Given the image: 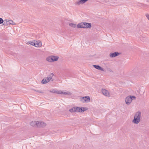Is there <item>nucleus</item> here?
Returning a JSON list of instances; mask_svg holds the SVG:
<instances>
[{
    "label": "nucleus",
    "mask_w": 149,
    "mask_h": 149,
    "mask_svg": "<svg viewBox=\"0 0 149 149\" xmlns=\"http://www.w3.org/2000/svg\"><path fill=\"white\" fill-rule=\"evenodd\" d=\"M49 80L48 77L44 78L41 81V83L43 84H46L49 82Z\"/></svg>",
    "instance_id": "12"
},
{
    "label": "nucleus",
    "mask_w": 149,
    "mask_h": 149,
    "mask_svg": "<svg viewBox=\"0 0 149 149\" xmlns=\"http://www.w3.org/2000/svg\"><path fill=\"white\" fill-rule=\"evenodd\" d=\"M35 42H36V40H34L28 41L27 42L28 44H30L34 46V44Z\"/></svg>",
    "instance_id": "15"
},
{
    "label": "nucleus",
    "mask_w": 149,
    "mask_h": 149,
    "mask_svg": "<svg viewBox=\"0 0 149 149\" xmlns=\"http://www.w3.org/2000/svg\"><path fill=\"white\" fill-rule=\"evenodd\" d=\"M52 81H53V80H52Z\"/></svg>",
    "instance_id": "32"
},
{
    "label": "nucleus",
    "mask_w": 149,
    "mask_h": 149,
    "mask_svg": "<svg viewBox=\"0 0 149 149\" xmlns=\"http://www.w3.org/2000/svg\"><path fill=\"white\" fill-rule=\"evenodd\" d=\"M110 4L111 5L113 6H117L118 4L117 2H111Z\"/></svg>",
    "instance_id": "18"
},
{
    "label": "nucleus",
    "mask_w": 149,
    "mask_h": 149,
    "mask_svg": "<svg viewBox=\"0 0 149 149\" xmlns=\"http://www.w3.org/2000/svg\"><path fill=\"white\" fill-rule=\"evenodd\" d=\"M69 26H70L71 27H72L73 28H75L76 26V25L75 24H73V23H70L69 24Z\"/></svg>",
    "instance_id": "24"
},
{
    "label": "nucleus",
    "mask_w": 149,
    "mask_h": 149,
    "mask_svg": "<svg viewBox=\"0 0 149 149\" xmlns=\"http://www.w3.org/2000/svg\"><path fill=\"white\" fill-rule=\"evenodd\" d=\"M5 20L7 23V25H10L9 24V19H5Z\"/></svg>",
    "instance_id": "28"
},
{
    "label": "nucleus",
    "mask_w": 149,
    "mask_h": 149,
    "mask_svg": "<svg viewBox=\"0 0 149 149\" xmlns=\"http://www.w3.org/2000/svg\"><path fill=\"white\" fill-rule=\"evenodd\" d=\"M69 111L71 112H75V107H74L69 110Z\"/></svg>",
    "instance_id": "22"
},
{
    "label": "nucleus",
    "mask_w": 149,
    "mask_h": 149,
    "mask_svg": "<svg viewBox=\"0 0 149 149\" xmlns=\"http://www.w3.org/2000/svg\"><path fill=\"white\" fill-rule=\"evenodd\" d=\"M46 60L47 61H49V62H53V61L52 60V57L51 56L48 57L47 58Z\"/></svg>",
    "instance_id": "17"
},
{
    "label": "nucleus",
    "mask_w": 149,
    "mask_h": 149,
    "mask_svg": "<svg viewBox=\"0 0 149 149\" xmlns=\"http://www.w3.org/2000/svg\"><path fill=\"white\" fill-rule=\"evenodd\" d=\"M82 24L84 25V26H80L79 27L83 28L84 29H90L92 26V24L91 23H87L86 22H83ZM81 25L80 24V26Z\"/></svg>",
    "instance_id": "4"
},
{
    "label": "nucleus",
    "mask_w": 149,
    "mask_h": 149,
    "mask_svg": "<svg viewBox=\"0 0 149 149\" xmlns=\"http://www.w3.org/2000/svg\"><path fill=\"white\" fill-rule=\"evenodd\" d=\"M3 23V25H5V26H7V23L6 22L5 20L4 21V22Z\"/></svg>",
    "instance_id": "29"
},
{
    "label": "nucleus",
    "mask_w": 149,
    "mask_h": 149,
    "mask_svg": "<svg viewBox=\"0 0 149 149\" xmlns=\"http://www.w3.org/2000/svg\"><path fill=\"white\" fill-rule=\"evenodd\" d=\"M102 92L103 94L106 96H110V94L108 91L105 89H102Z\"/></svg>",
    "instance_id": "7"
},
{
    "label": "nucleus",
    "mask_w": 149,
    "mask_h": 149,
    "mask_svg": "<svg viewBox=\"0 0 149 149\" xmlns=\"http://www.w3.org/2000/svg\"><path fill=\"white\" fill-rule=\"evenodd\" d=\"M4 21L3 19L1 18H0V24L3 23Z\"/></svg>",
    "instance_id": "26"
},
{
    "label": "nucleus",
    "mask_w": 149,
    "mask_h": 149,
    "mask_svg": "<svg viewBox=\"0 0 149 149\" xmlns=\"http://www.w3.org/2000/svg\"><path fill=\"white\" fill-rule=\"evenodd\" d=\"M120 54V53L118 52H114L110 53L109 56L111 58H113L118 56Z\"/></svg>",
    "instance_id": "5"
},
{
    "label": "nucleus",
    "mask_w": 149,
    "mask_h": 149,
    "mask_svg": "<svg viewBox=\"0 0 149 149\" xmlns=\"http://www.w3.org/2000/svg\"><path fill=\"white\" fill-rule=\"evenodd\" d=\"M87 1L88 0H80L77 2L76 3V4L77 5L83 4Z\"/></svg>",
    "instance_id": "10"
},
{
    "label": "nucleus",
    "mask_w": 149,
    "mask_h": 149,
    "mask_svg": "<svg viewBox=\"0 0 149 149\" xmlns=\"http://www.w3.org/2000/svg\"><path fill=\"white\" fill-rule=\"evenodd\" d=\"M146 16L148 19L149 20V14H147L146 15Z\"/></svg>",
    "instance_id": "30"
},
{
    "label": "nucleus",
    "mask_w": 149,
    "mask_h": 149,
    "mask_svg": "<svg viewBox=\"0 0 149 149\" xmlns=\"http://www.w3.org/2000/svg\"><path fill=\"white\" fill-rule=\"evenodd\" d=\"M46 125V124L43 122H39L38 121V127H44Z\"/></svg>",
    "instance_id": "9"
},
{
    "label": "nucleus",
    "mask_w": 149,
    "mask_h": 149,
    "mask_svg": "<svg viewBox=\"0 0 149 149\" xmlns=\"http://www.w3.org/2000/svg\"><path fill=\"white\" fill-rule=\"evenodd\" d=\"M34 91H35L40 93H43V92L40 90H34Z\"/></svg>",
    "instance_id": "25"
},
{
    "label": "nucleus",
    "mask_w": 149,
    "mask_h": 149,
    "mask_svg": "<svg viewBox=\"0 0 149 149\" xmlns=\"http://www.w3.org/2000/svg\"><path fill=\"white\" fill-rule=\"evenodd\" d=\"M38 121H32L30 122V124L32 126L34 127H37Z\"/></svg>",
    "instance_id": "11"
},
{
    "label": "nucleus",
    "mask_w": 149,
    "mask_h": 149,
    "mask_svg": "<svg viewBox=\"0 0 149 149\" xmlns=\"http://www.w3.org/2000/svg\"><path fill=\"white\" fill-rule=\"evenodd\" d=\"M54 74L52 73H51L50 75L49 76V77H48V78H49V81L52 79V77L54 76Z\"/></svg>",
    "instance_id": "23"
},
{
    "label": "nucleus",
    "mask_w": 149,
    "mask_h": 149,
    "mask_svg": "<svg viewBox=\"0 0 149 149\" xmlns=\"http://www.w3.org/2000/svg\"><path fill=\"white\" fill-rule=\"evenodd\" d=\"M51 56L52 58L53 62L56 61L58 60V56Z\"/></svg>",
    "instance_id": "16"
},
{
    "label": "nucleus",
    "mask_w": 149,
    "mask_h": 149,
    "mask_svg": "<svg viewBox=\"0 0 149 149\" xmlns=\"http://www.w3.org/2000/svg\"><path fill=\"white\" fill-rule=\"evenodd\" d=\"M93 66L95 68L100 70L101 71H103V68L101 67L99 65H93Z\"/></svg>",
    "instance_id": "13"
},
{
    "label": "nucleus",
    "mask_w": 149,
    "mask_h": 149,
    "mask_svg": "<svg viewBox=\"0 0 149 149\" xmlns=\"http://www.w3.org/2000/svg\"><path fill=\"white\" fill-rule=\"evenodd\" d=\"M60 94L70 95L71 94V93L70 92H63L61 91L60 92Z\"/></svg>",
    "instance_id": "19"
},
{
    "label": "nucleus",
    "mask_w": 149,
    "mask_h": 149,
    "mask_svg": "<svg viewBox=\"0 0 149 149\" xmlns=\"http://www.w3.org/2000/svg\"><path fill=\"white\" fill-rule=\"evenodd\" d=\"M83 22H81V23H79V24H78L77 25V28H82L80 27H79L80 26V24L81 25L80 26H84V25L82 24V23H83Z\"/></svg>",
    "instance_id": "20"
},
{
    "label": "nucleus",
    "mask_w": 149,
    "mask_h": 149,
    "mask_svg": "<svg viewBox=\"0 0 149 149\" xmlns=\"http://www.w3.org/2000/svg\"><path fill=\"white\" fill-rule=\"evenodd\" d=\"M138 6L142 8H143V5L142 3H139L138 5Z\"/></svg>",
    "instance_id": "27"
},
{
    "label": "nucleus",
    "mask_w": 149,
    "mask_h": 149,
    "mask_svg": "<svg viewBox=\"0 0 149 149\" xmlns=\"http://www.w3.org/2000/svg\"><path fill=\"white\" fill-rule=\"evenodd\" d=\"M61 91H59L57 90H56L55 89H53L52 91L51 90L50 91V92L54 93H56L57 94H60V92Z\"/></svg>",
    "instance_id": "14"
},
{
    "label": "nucleus",
    "mask_w": 149,
    "mask_h": 149,
    "mask_svg": "<svg viewBox=\"0 0 149 149\" xmlns=\"http://www.w3.org/2000/svg\"><path fill=\"white\" fill-rule=\"evenodd\" d=\"M143 7H146L147 6V5L145 4H143Z\"/></svg>",
    "instance_id": "31"
},
{
    "label": "nucleus",
    "mask_w": 149,
    "mask_h": 149,
    "mask_svg": "<svg viewBox=\"0 0 149 149\" xmlns=\"http://www.w3.org/2000/svg\"><path fill=\"white\" fill-rule=\"evenodd\" d=\"M81 100L83 102H84H84H89L90 100V97L88 96H86L84 97H82Z\"/></svg>",
    "instance_id": "6"
},
{
    "label": "nucleus",
    "mask_w": 149,
    "mask_h": 149,
    "mask_svg": "<svg viewBox=\"0 0 149 149\" xmlns=\"http://www.w3.org/2000/svg\"><path fill=\"white\" fill-rule=\"evenodd\" d=\"M141 116V112L139 111L135 114L133 122L134 124H138L140 121Z\"/></svg>",
    "instance_id": "1"
},
{
    "label": "nucleus",
    "mask_w": 149,
    "mask_h": 149,
    "mask_svg": "<svg viewBox=\"0 0 149 149\" xmlns=\"http://www.w3.org/2000/svg\"><path fill=\"white\" fill-rule=\"evenodd\" d=\"M9 24L12 25H16V24L12 20H9Z\"/></svg>",
    "instance_id": "21"
},
{
    "label": "nucleus",
    "mask_w": 149,
    "mask_h": 149,
    "mask_svg": "<svg viewBox=\"0 0 149 149\" xmlns=\"http://www.w3.org/2000/svg\"><path fill=\"white\" fill-rule=\"evenodd\" d=\"M36 42H35L34 44V46L38 47H40L42 45L41 41L40 40L36 41Z\"/></svg>",
    "instance_id": "8"
},
{
    "label": "nucleus",
    "mask_w": 149,
    "mask_h": 149,
    "mask_svg": "<svg viewBox=\"0 0 149 149\" xmlns=\"http://www.w3.org/2000/svg\"><path fill=\"white\" fill-rule=\"evenodd\" d=\"M133 99H136V97L132 95L127 97L125 100L126 104L127 105H129L130 104Z\"/></svg>",
    "instance_id": "2"
},
{
    "label": "nucleus",
    "mask_w": 149,
    "mask_h": 149,
    "mask_svg": "<svg viewBox=\"0 0 149 149\" xmlns=\"http://www.w3.org/2000/svg\"><path fill=\"white\" fill-rule=\"evenodd\" d=\"M75 107V112H83L86 110V107Z\"/></svg>",
    "instance_id": "3"
}]
</instances>
